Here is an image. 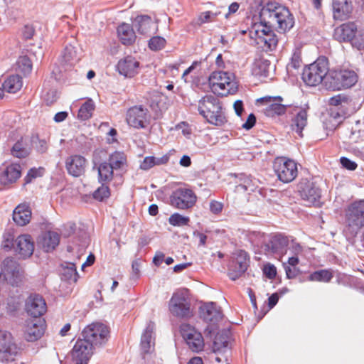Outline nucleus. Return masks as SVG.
Here are the masks:
<instances>
[{"label":"nucleus","instance_id":"obj_19","mask_svg":"<svg viewBox=\"0 0 364 364\" xmlns=\"http://www.w3.org/2000/svg\"><path fill=\"white\" fill-rule=\"evenodd\" d=\"M86 165L87 160L81 155H71L65 159L66 170L74 177L82 176L85 171Z\"/></svg>","mask_w":364,"mask_h":364},{"label":"nucleus","instance_id":"obj_12","mask_svg":"<svg viewBox=\"0 0 364 364\" xmlns=\"http://www.w3.org/2000/svg\"><path fill=\"white\" fill-rule=\"evenodd\" d=\"M18 350V348L12 334L0 330V361L4 363L14 360Z\"/></svg>","mask_w":364,"mask_h":364},{"label":"nucleus","instance_id":"obj_63","mask_svg":"<svg viewBox=\"0 0 364 364\" xmlns=\"http://www.w3.org/2000/svg\"><path fill=\"white\" fill-rule=\"evenodd\" d=\"M256 122V117L254 114H249L246 122L242 125V127L246 130L252 128Z\"/></svg>","mask_w":364,"mask_h":364},{"label":"nucleus","instance_id":"obj_42","mask_svg":"<svg viewBox=\"0 0 364 364\" xmlns=\"http://www.w3.org/2000/svg\"><path fill=\"white\" fill-rule=\"evenodd\" d=\"M213 352L217 353H226L229 351L228 350V341L226 338H224L222 336H216L213 346Z\"/></svg>","mask_w":364,"mask_h":364},{"label":"nucleus","instance_id":"obj_14","mask_svg":"<svg viewBox=\"0 0 364 364\" xmlns=\"http://www.w3.org/2000/svg\"><path fill=\"white\" fill-rule=\"evenodd\" d=\"M180 331L189 348L193 352H199L203 349L204 340L201 333L194 327L188 323H182Z\"/></svg>","mask_w":364,"mask_h":364},{"label":"nucleus","instance_id":"obj_46","mask_svg":"<svg viewBox=\"0 0 364 364\" xmlns=\"http://www.w3.org/2000/svg\"><path fill=\"white\" fill-rule=\"evenodd\" d=\"M269 65L268 60H259L254 64L253 73L255 75L266 76Z\"/></svg>","mask_w":364,"mask_h":364},{"label":"nucleus","instance_id":"obj_32","mask_svg":"<svg viewBox=\"0 0 364 364\" xmlns=\"http://www.w3.org/2000/svg\"><path fill=\"white\" fill-rule=\"evenodd\" d=\"M31 218V210L26 204L18 205L13 213L14 221L20 226L28 224Z\"/></svg>","mask_w":364,"mask_h":364},{"label":"nucleus","instance_id":"obj_36","mask_svg":"<svg viewBox=\"0 0 364 364\" xmlns=\"http://www.w3.org/2000/svg\"><path fill=\"white\" fill-rule=\"evenodd\" d=\"M97 171L100 183H107L112 180L114 170L107 162L101 163L97 168Z\"/></svg>","mask_w":364,"mask_h":364},{"label":"nucleus","instance_id":"obj_7","mask_svg":"<svg viewBox=\"0 0 364 364\" xmlns=\"http://www.w3.org/2000/svg\"><path fill=\"white\" fill-rule=\"evenodd\" d=\"M273 168L278 179L285 183L294 181L298 174L297 164L286 157H277L273 163Z\"/></svg>","mask_w":364,"mask_h":364},{"label":"nucleus","instance_id":"obj_30","mask_svg":"<svg viewBox=\"0 0 364 364\" xmlns=\"http://www.w3.org/2000/svg\"><path fill=\"white\" fill-rule=\"evenodd\" d=\"M289 237L282 235L273 236L268 244V248L272 253L284 255L287 253V247L289 245Z\"/></svg>","mask_w":364,"mask_h":364},{"label":"nucleus","instance_id":"obj_51","mask_svg":"<svg viewBox=\"0 0 364 364\" xmlns=\"http://www.w3.org/2000/svg\"><path fill=\"white\" fill-rule=\"evenodd\" d=\"M110 195L109 188L108 186H105V183H102V186L99 187L93 193L94 198L102 201L105 198H107Z\"/></svg>","mask_w":364,"mask_h":364},{"label":"nucleus","instance_id":"obj_39","mask_svg":"<svg viewBox=\"0 0 364 364\" xmlns=\"http://www.w3.org/2000/svg\"><path fill=\"white\" fill-rule=\"evenodd\" d=\"M168 158L166 156L161 158L154 156H146L140 164V168L142 170H149L156 165H161L167 163Z\"/></svg>","mask_w":364,"mask_h":364},{"label":"nucleus","instance_id":"obj_3","mask_svg":"<svg viewBox=\"0 0 364 364\" xmlns=\"http://www.w3.org/2000/svg\"><path fill=\"white\" fill-rule=\"evenodd\" d=\"M212 92L218 95H233L237 90V84L232 73L225 71H215L208 78Z\"/></svg>","mask_w":364,"mask_h":364},{"label":"nucleus","instance_id":"obj_2","mask_svg":"<svg viewBox=\"0 0 364 364\" xmlns=\"http://www.w3.org/2000/svg\"><path fill=\"white\" fill-rule=\"evenodd\" d=\"M198 110L211 124L222 126L227 122L221 102L213 95H207L198 101Z\"/></svg>","mask_w":364,"mask_h":364},{"label":"nucleus","instance_id":"obj_61","mask_svg":"<svg viewBox=\"0 0 364 364\" xmlns=\"http://www.w3.org/2000/svg\"><path fill=\"white\" fill-rule=\"evenodd\" d=\"M43 98L48 105H51L57 99L56 92L54 90L47 92L43 95Z\"/></svg>","mask_w":364,"mask_h":364},{"label":"nucleus","instance_id":"obj_10","mask_svg":"<svg viewBox=\"0 0 364 364\" xmlns=\"http://www.w3.org/2000/svg\"><path fill=\"white\" fill-rule=\"evenodd\" d=\"M149 110L142 105L133 106L126 113L127 123L136 129H145L149 124Z\"/></svg>","mask_w":364,"mask_h":364},{"label":"nucleus","instance_id":"obj_49","mask_svg":"<svg viewBox=\"0 0 364 364\" xmlns=\"http://www.w3.org/2000/svg\"><path fill=\"white\" fill-rule=\"evenodd\" d=\"M189 220H190L188 217L183 216L179 213H173L168 218L169 223L173 226L186 225H188Z\"/></svg>","mask_w":364,"mask_h":364},{"label":"nucleus","instance_id":"obj_62","mask_svg":"<svg viewBox=\"0 0 364 364\" xmlns=\"http://www.w3.org/2000/svg\"><path fill=\"white\" fill-rule=\"evenodd\" d=\"M223 208V205L220 202L212 200L210 203V210L214 214L220 213L222 211Z\"/></svg>","mask_w":364,"mask_h":364},{"label":"nucleus","instance_id":"obj_26","mask_svg":"<svg viewBox=\"0 0 364 364\" xmlns=\"http://www.w3.org/2000/svg\"><path fill=\"white\" fill-rule=\"evenodd\" d=\"M133 26L141 34H149L156 30V23L146 15L136 16L133 22Z\"/></svg>","mask_w":364,"mask_h":364},{"label":"nucleus","instance_id":"obj_13","mask_svg":"<svg viewBox=\"0 0 364 364\" xmlns=\"http://www.w3.org/2000/svg\"><path fill=\"white\" fill-rule=\"evenodd\" d=\"M298 188L299 195L306 205H320L321 191L314 182L303 179L299 183Z\"/></svg>","mask_w":364,"mask_h":364},{"label":"nucleus","instance_id":"obj_8","mask_svg":"<svg viewBox=\"0 0 364 364\" xmlns=\"http://www.w3.org/2000/svg\"><path fill=\"white\" fill-rule=\"evenodd\" d=\"M108 327L101 323H93L88 325L82 332L83 340L90 343L93 347L105 343L109 337Z\"/></svg>","mask_w":364,"mask_h":364},{"label":"nucleus","instance_id":"obj_64","mask_svg":"<svg viewBox=\"0 0 364 364\" xmlns=\"http://www.w3.org/2000/svg\"><path fill=\"white\" fill-rule=\"evenodd\" d=\"M284 267L286 272L287 277L288 279L295 278L297 275V271L295 267L291 268L290 266H288L287 264H284Z\"/></svg>","mask_w":364,"mask_h":364},{"label":"nucleus","instance_id":"obj_53","mask_svg":"<svg viewBox=\"0 0 364 364\" xmlns=\"http://www.w3.org/2000/svg\"><path fill=\"white\" fill-rule=\"evenodd\" d=\"M287 250H289L292 255H299L302 252L303 247L294 240L289 238V245L287 247Z\"/></svg>","mask_w":364,"mask_h":364},{"label":"nucleus","instance_id":"obj_29","mask_svg":"<svg viewBox=\"0 0 364 364\" xmlns=\"http://www.w3.org/2000/svg\"><path fill=\"white\" fill-rule=\"evenodd\" d=\"M154 324L150 322L144 333H142L141 338V350L144 353H149L154 350Z\"/></svg>","mask_w":364,"mask_h":364},{"label":"nucleus","instance_id":"obj_50","mask_svg":"<svg viewBox=\"0 0 364 364\" xmlns=\"http://www.w3.org/2000/svg\"><path fill=\"white\" fill-rule=\"evenodd\" d=\"M351 45L358 50L364 48V30L358 29L350 42Z\"/></svg>","mask_w":364,"mask_h":364},{"label":"nucleus","instance_id":"obj_34","mask_svg":"<svg viewBox=\"0 0 364 364\" xmlns=\"http://www.w3.org/2000/svg\"><path fill=\"white\" fill-rule=\"evenodd\" d=\"M118 36L123 44L132 43L136 38L133 28L128 23H122L117 28Z\"/></svg>","mask_w":364,"mask_h":364},{"label":"nucleus","instance_id":"obj_9","mask_svg":"<svg viewBox=\"0 0 364 364\" xmlns=\"http://www.w3.org/2000/svg\"><path fill=\"white\" fill-rule=\"evenodd\" d=\"M346 223L354 231L364 227V199L350 203L346 210Z\"/></svg>","mask_w":364,"mask_h":364},{"label":"nucleus","instance_id":"obj_4","mask_svg":"<svg viewBox=\"0 0 364 364\" xmlns=\"http://www.w3.org/2000/svg\"><path fill=\"white\" fill-rule=\"evenodd\" d=\"M330 71L328 60L324 57L318 58L304 68L302 79L309 86L318 85L323 81L326 86L328 87L327 76Z\"/></svg>","mask_w":364,"mask_h":364},{"label":"nucleus","instance_id":"obj_1","mask_svg":"<svg viewBox=\"0 0 364 364\" xmlns=\"http://www.w3.org/2000/svg\"><path fill=\"white\" fill-rule=\"evenodd\" d=\"M262 15L268 16V22H254L249 29V36L264 50H272L277 45L278 38L270 25L286 31L293 26V18L289 11L283 6L276 7L274 10L263 9Z\"/></svg>","mask_w":364,"mask_h":364},{"label":"nucleus","instance_id":"obj_45","mask_svg":"<svg viewBox=\"0 0 364 364\" xmlns=\"http://www.w3.org/2000/svg\"><path fill=\"white\" fill-rule=\"evenodd\" d=\"M240 181L241 183L236 186V191L240 192L253 190L254 184H252V180L250 177L241 174L240 176Z\"/></svg>","mask_w":364,"mask_h":364},{"label":"nucleus","instance_id":"obj_41","mask_svg":"<svg viewBox=\"0 0 364 364\" xmlns=\"http://www.w3.org/2000/svg\"><path fill=\"white\" fill-rule=\"evenodd\" d=\"M62 276L65 280L76 282L78 278V274L76 270L75 264L74 263H67L66 266L63 268Z\"/></svg>","mask_w":364,"mask_h":364},{"label":"nucleus","instance_id":"obj_38","mask_svg":"<svg viewBox=\"0 0 364 364\" xmlns=\"http://www.w3.org/2000/svg\"><path fill=\"white\" fill-rule=\"evenodd\" d=\"M95 107V105L92 100H87L80 107L77 118L82 121L90 119L92 115Z\"/></svg>","mask_w":364,"mask_h":364},{"label":"nucleus","instance_id":"obj_31","mask_svg":"<svg viewBox=\"0 0 364 364\" xmlns=\"http://www.w3.org/2000/svg\"><path fill=\"white\" fill-rule=\"evenodd\" d=\"M259 101L267 105L264 110V114L267 117H273L276 115H281L286 111V107L281 103L276 102L277 101L276 98L264 97L261 98Z\"/></svg>","mask_w":364,"mask_h":364},{"label":"nucleus","instance_id":"obj_40","mask_svg":"<svg viewBox=\"0 0 364 364\" xmlns=\"http://www.w3.org/2000/svg\"><path fill=\"white\" fill-rule=\"evenodd\" d=\"M333 277L332 273L326 269H321L311 273L308 280L311 282H328Z\"/></svg>","mask_w":364,"mask_h":364},{"label":"nucleus","instance_id":"obj_57","mask_svg":"<svg viewBox=\"0 0 364 364\" xmlns=\"http://www.w3.org/2000/svg\"><path fill=\"white\" fill-rule=\"evenodd\" d=\"M35 33V27L33 24L25 25L22 30L23 37L28 40L32 38Z\"/></svg>","mask_w":364,"mask_h":364},{"label":"nucleus","instance_id":"obj_20","mask_svg":"<svg viewBox=\"0 0 364 364\" xmlns=\"http://www.w3.org/2000/svg\"><path fill=\"white\" fill-rule=\"evenodd\" d=\"M15 251L22 258L30 257L34 251V242L31 235H21L15 240Z\"/></svg>","mask_w":364,"mask_h":364},{"label":"nucleus","instance_id":"obj_35","mask_svg":"<svg viewBox=\"0 0 364 364\" xmlns=\"http://www.w3.org/2000/svg\"><path fill=\"white\" fill-rule=\"evenodd\" d=\"M22 86V78L18 75H14L4 81L3 90L9 93H16L21 89Z\"/></svg>","mask_w":364,"mask_h":364},{"label":"nucleus","instance_id":"obj_17","mask_svg":"<svg viewBox=\"0 0 364 364\" xmlns=\"http://www.w3.org/2000/svg\"><path fill=\"white\" fill-rule=\"evenodd\" d=\"M249 259L246 252L240 251L232 262L228 275L230 279L236 280L245 273L248 267Z\"/></svg>","mask_w":364,"mask_h":364},{"label":"nucleus","instance_id":"obj_21","mask_svg":"<svg viewBox=\"0 0 364 364\" xmlns=\"http://www.w3.org/2000/svg\"><path fill=\"white\" fill-rule=\"evenodd\" d=\"M117 68L120 75L132 77L138 73L139 62L134 57L128 55L119 60Z\"/></svg>","mask_w":364,"mask_h":364},{"label":"nucleus","instance_id":"obj_18","mask_svg":"<svg viewBox=\"0 0 364 364\" xmlns=\"http://www.w3.org/2000/svg\"><path fill=\"white\" fill-rule=\"evenodd\" d=\"M26 310L33 317L41 316L47 311L45 299L39 294H31L26 300Z\"/></svg>","mask_w":364,"mask_h":364},{"label":"nucleus","instance_id":"obj_58","mask_svg":"<svg viewBox=\"0 0 364 364\" xmlns=\"http://www.w3.org/2000/svg\"><path fill=\"white\" fill-rule=\"evenodd\" d=\"M348 98L346 96L342 95H338L331 97L328 100V103L330 105L338 106L339 105H341L343 102H346Z\"/></svg>","mask_w":364,"mask_h":364},{"label":"nucleus","instance_id":"obj_22","mask_svg":"<svg viewBox=\"0 0 364 364\" xmlns=\"http://www.w3.org/2000/svg\"><path fill=\"white\" fill-rule=\"evenodd\" d=\"M355 23L348 22L341 24L334 30L333 37L339 42H351L357 31Z\"/></svg>","mask_w":364,"mask_h":364},{"label":"nucleus","instance_id":"obj_44","mask_svg":"<svg viewBox=\"0 0 364 364\" xmlns=\"http://www.w3.org/2000/svg\"><path fill=\"white\" fill-rule=\"evenodd\" d=\"M11 154L17 158H23L28 154V151L24 146L23 139L18 140L12 147Z\"/></svg>","mask_w":364,"mask_h":364},{"label":"nucleus","instance_id":"obj_60","mask_svg":"<svg viewBox=\"0 0 364 364\" xmlns=\"http://www.w3.org/2000/svg\"><path fill=\"white\" fill-rule=\"evenodd\" d=\"M141 262L139 260H134L132 262V278L137 279L139 277Z\"/></svg>","mask_w":364,"mask_h":364},{"label":"nucleus","instance_id":"obj_59","mask_svg":"<svg viewBox=\"0 0 364 364\" xmlns=\"http://www.w3.org/2000/svg\"><path fill=\"white\" fill-rule=\"evenodd\" d=\"M341 163L344 168L350 171H353L357 168L355 162L346 157H342L341 159Z\"/></svg>","mask_w":364,"mask_h":364},{"label":"nucleus","instance_id":"obj_54","mask_svg":"<svg viewBox=\"0 0 364 364\" xmlns=\"http://www.w3.org/2000/svg\"><path fill=\"white\" fill-rule=\"evenodd\" d=\"M43 173V168H33L30 169L28 171L26 176L25 177L26 183H31L33 178H36L38 176H42Z\"/></svg>","mask_w":364,"mask_h":364},{"label":"nucleus","instance_id":"obj_48","mask_svg":"<svg viewBox=\"0 0 364 364\" xmlns=\"http://www.w3.org/2000/svg\"><path fill=\"white\" fill-rule=\"evenodd\" d=\"M17 65L18 69L24 75L31 73L32 70L31 62L26 56L20 57L17 61Z\"/></svg>","mask_w":364,"mask_h":364},{"label":"nucleus","instance_id":"obj_23","mask_svg":"<svg viewBox=\"0 0 364 364\" xmlns=\"http://www.w3.org/2000/svg\"><path fill=\"white\" fill-rule=\"evenodd\" d=\"M44 333V325L41 320L29 319L25 327V338L29 342L39 339Z\"/></svg>","mask_w":364,"mask_h":364},{"label":"nucleus","instance_id":"obj_28","mask_svg":"<svg viewBox=\"0 0 364 364\" xmlns=\"http://www.w3.org/2000/svg\"><path fill=\"white\" fill-rule=\"evenodd\" d=\"M201 317L207 322L216 323L222 317V312L215 303L210 302L200 307Z\"/></svg>","mask_w":364,"mask_h":364},{"label":"nucleus","instance_id":"obj_47","mask_svg":"<svg viewBox=\"0 0 364 364\" xmlns=\"http://www.w3.org/2000/svg\"><path fill=\"white\" fill-rule=\"evenodd\" d=\"M220 14V12H213L212 11H205L200 14L197 18V23L199 25L212 22L215 21V18Z\"/></svg>","mask_w":364,"mask_h":364},{"label":"nucleus","instance_id":"obj_55","mask_svg":"<svg viewBox=\"0 0 364 364\" xmlns=\"http://www.w3.org/2000/svg\"><path fill=\"white\" fill-rule=\"evenodd\" d=\"M76 58V52L75 48L70 46L65 48L63 58L65 63H71Z\"/></svg>","mask_w":364,"mask_h":364},{"label":"nucleus","instance_id":"obj_5","mask_svg":"<svg viewBox=\"0 0 364 364\" xmlns=\"http://www.w3.org/2000/svg\"><path fill=\"white\" fill-rule=\"evenodd\" d=\"M168 309L172 315L179 318H189L192 316L188 291L178 290L172 295Z\"/></svg>","mask_w":364,"mask_h":364},{"label":"nucleus","instance_id":"obj_27","mask_svg":"<svg viewBox=\"0 0 364 364\" xmlns=\"http://www.w3.org/2000/svg\"><path fill=\"white\" fill-rule=\"evenodd\" d=\"M59 235L53 231H48L43 233L38 240V245L44 251L48 252L53 250L59 244Z\"/></svg>","mask_w":364,"mask_h":364},{"label":"nucleus","instance_id":"obj_37","mask_svg":"<svg viewBox=\"0 0 364 364\" xmlns=\"http://www.w3.org/2000/svg\"><path fill=\"white\" fill-rule=\"evenodd\" d=\"M107 164L116 171L122 170L127 164L125 155L122 152L115 151L109 156Z\"/></svg>","mask_w":364,"mask_h":364},{"label":"nucleus","instance_id":"obj_56","mask_svg":"<svg viewBox=\"0 0 364 364\" xmlns=\"http://www.w3.org/2000/svg\"><path fill=\"white\" fill-rule=\"evenodd\" d=\"M263 272L267 278L272 279L277 275V268L274 264L268 263L264 266Z\"/></svg>","mask_w":364,"mask_h":364},{"label":"nucleus","instance_id":"obj_16","mask_svg":"<svg viewBox=\"0 0 364 364\" xmlns=\"http://www.w3.org/2000/svg\"><path fill=\"white\" fill-rule=\"evenodd\" d=\"M94 347L87 341L79 338L75 343L71 351L72 360L74 363L87 364L93 354Z\"/></svg>","mask_w":364,"mask_h":364},{"label":"nucleus","instance_id":"obj_11","mask_svg":"<svg viewBox=\"0 0 364 364\" xmlns=\"http://www.w3.org/2000/svg\"><path fill=\"white\" fill-rule=\"evenodd\" d=\"M21 279V271L18 262L13 258H6L1 264L0 271V284L6 282L16 285Z\"/></svg>","mask_w":364,"mask_h":364},{"label":"nucleus","instance_id":"obj_6","mask_svg":"<svg viewBox=\"0 0 364 364\" xmlns=\"http://www.w3.org/2000/svg\"><path fill=\"white\" fill-rule=\"evenodd\" d=\"M327 80L329 88L340 90L353 86L357 82L358 76L350 70H331Z\"/></svg>","mask_w":364,"mask_h":364},{"label":"nucleus","instance_id":"obj_43","mask_svg":"<svg viewBox=\"0 0 364 364\" xmlns=\"http://www.w3.org/2000/svg\"><path fill=\"white\" fill-rule=\"evenodd\" d=\"M301 65V51L295 50L291 58L290 62L287 65L288 73H293L294 70H297Z\"/></svg>","mask_w":364,"mask_h":364},{"label":"nucleus","instance_id":"obj_24","mask_svg":"<svg viewBox=\"0 0 364 364\" xmlns=\"http://www.w3.org/2000/svg\"><path fill=\"white\" fill-rule=\"evenodd\" d=\"M353 6L350 0H333V16L336 20L348 18L352 11Z\"/></svg>","mask_w":364,"mask_h":364},{"label":"nucleus","instance_id":"obj_33","mask_svg":"<svg viewBox=\"0 0 364 364\" xmlns=\"http://www.w3.org/2000/svg\"><path fill=\"white\" fill-rule=\"evenodd\" d=\"M291 124L293 131L302 136V131L307 124V112L305 109L298 108Z\"/></svg>","mask_w":364,"mask_h":364},{"label":"nucleus","instance_id":"obj_52","mask_svg":"<svg viewBox=\"0 0 364 364\" xmlns=\"http://www.w3.org/2000/svg\"><path fill=\"white\" fill-rule=\"evenodd\" d=\"M166 43L164 38L160 36H155L150 39L149 42V47L152 50H159L162 49Z\"/></svg>","mask_w":364,"mask_h":364},{"label":"nucleus","instance_id":"obj_15","mask_svg":"<svg viewBox=\"0 0 364 364\" xmlns=\"http://www.w3.org/2000/svg\"><path fill=\"white\" fill-rule=\"evenodd\" d=\"M170 200L171 205L178 209L185 210L194 205L196 202V196L190 189L178 188L173 192Z\"/></svg>","mask_w":364,"mask_h":364},{"label":"nucleus","instance_id":"obj_25","mask_svg":"<svg viewBox=\"0 0 364 364\" xmlns=\"http://www.w3.org/2000/svg\"><path fill=\"white\" fill-rule=\"evenodd\" d=\"M21 174V166L11 164L6 167L0 174V183L6 186L15 183Z\"/></svg>","mask_w":364,"mask_h":364}]
</instances>
